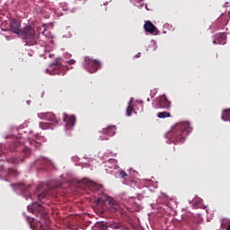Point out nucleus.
<instances>
[{
    "label": "nucleus",
    "mask_w": 230,
    "mask_h": 230,
    "mask_svg": "<svg viewBox=\"0 0 230 230\" xmlns=\"http://www.w3.org/2000/svg\"><path fill=\"white\" fill-rule=\"evenodd\" d=\"M191 130H193V128H191L190 122H180L169 133V137L174 145L184 143L187 136L191 134Z\"/></svg>",
    "instance_id": "nucleus-2"
},
{
    "label": "nucleus",
    "mask_w": 230,
    "mask_h": 230,
    "mask_svg": "<svg viewBox=\"0 0 230 230\" xmlns=\"http://www.w3.org/2000/svg\"><path fill=\"white\" fill-rule=\"evenodd\" d=\"M172 117V114L168 111H161V112H158L157 114V118H160V119H163L164 118H171Z\"/></svg>",
    "instance_id": "nucleus-19"
},
{
    "label": "nucleus",
    "mask_w": 230,
    "mask_h": 230,
    "mask_svg": "<svg viewBox=\"0 0 230 230\" xmlns=\"http://www.w3.org/2000/svg\"><path fill=\"white\" fill-rule=\"evenodd\" d=\"M28 211H31V213L36 215V217L40 218H46V215H48L46 208H44V207H42V205H40L39 202L29 205Z\"/></svg>",
    "instance_id": "nucleus-4"
},
{
    "label": "nucleus",
    "mask_w": 230,
    "mask_h": 230,
    "mask_svg": "<svg viewBox=\"0 0 230 230\" xmlns=\"http://www.w3.org/2000/svg\"><path fill=\"white\" fill-rule=\"evenodd\" d=\"M51 195V190L45 189L42 193L38 195L39 200H44L47 197H49Z\"/></svg>",
    "instance_id": "nucleus-16"
},
{
    "label": "nucleus",
    "mask_w": 230,
    "mask_h": 230,
    "mask_svg": "<svg viewBox=\"0 0 230 230\" xmlns=\"http://www.w3.org/2000/svg\"><path fill=\"white\" fill-rule=\"evenodd\" d=\"M147 102H150V98H147Z\"/></svg>",
    "instance_id": "nucleus-34"
},
{
    "label": "nucleus",
    "mask_w": 230,
    "mask_h": 230,
    "mask_svg": "<svg viewBox=\"0 0 230 230\" xmlns=\"http://www.w3.org/2000/svg\"><path fill=\"white\" fill-rule=\"evenodd\" d=\"M135 57H136V58H139L141 57V53L140 52L137 53Z\"/></svg>",
    "instance_id": "nucleus-28"
},
{
    "label": "nucleus",
    "mask_w": 230,
    "mask_h": 230,
    "mask_svg": "<svg viewBox=\"0 0 230 230\" xmlns=\"http://www.w3.org/2000/svg\"><path fill=\"white\" fill-rule=\"evenodd\" d=\"M13 140V143L8 142L4 148L6 150H10L11 152H21V157H12L7 158V163H11V164H19V163H22L24 161V157H30L31 155V151L40 147V143L35 140H28L26 142V146L22 145V138H17L13 136H11ZM28 145H31V147H28Z\"/></svg>",
    "instance_id": "nucleus-1"
},
{
    "label": "nucleus",
    "mask_w": 230,
    "mask_h": 230,
    "mask_svg": "<svg viewBox=\"0 0 230 230\" xmlns=\"http://www.w3.org/2000/svg\"><path fill=\"white\" fill-rule=\"evenodd\" d=\"M220 39H221L222 40H224L226 39V36L221 35V36H220Z\"/></svg>",
    "instance_id": "nucleus-29"
},
{
    "label": "nucleus",
    "mask_w": 230,
    "mask_h": 230,
    "mask_svg": "<svg viewBox=\"0 0 230 230\" xmlns=\"http://www.w3.org/2000/svg\"><path fill=\"white\" fill-rule=\"evenodd\" d=\"M39 190H40V187H38V188H37V191H39Z\"/></svg>",
    "instance_id": "nucleus-33"
},
{
    "label": "nucleus",
    "mask_w": 230,
    "mask_h": 230,
    "mask_svg": "<svg viewBox=\"0 0 230 230\" xmlns=\"http://www.w3.org/2000/svg\"><path fill=\"white\" fill-rule=\"evenodd\" d=\"M52 67H58V69L62 68V63L56 61L54 63H52Z\"/></svg>",
    "instance_id": "nucleus-22"
},
{
    "label": "nucleus",
    "mask_w": 230,
    "mask_h": 230,
    "mask_svg": "<svg viewBox=\"0 0 230 230\" xmlns=\"http://www.w3.org/2000/svg\"><path fill=\"white\" fill-rule=\"evenodd\" d=\"M144 28L145 31H147V33H151L153 35V33H155V25H154V23H152V22L147 21L146 22V23L144 24Z\"/></svg>",
    "instance_id": "nucleus-13"
},
{
    "label": "nucleus",
    "mask_w": 230,
    "mask_h": 230,
    "mask_svg": "<svg viewBox=\"0 0 230 230\" xmlns=\"http://www.w3.org/2000/svg\"><path fill=\"white\" fill-rule=\"evenodd\" d=\"M213 43L214 44H225L226 42L225 41L220 42L219 40H214Z\"/></svg>",
    "instance_id": "nucleus-25"
},
{
    "label": "nucleus",
    "mask_w": 230,
    "mask_h": 230,
    "mask_svg": "<svg viewBox=\"0 0 230 230\" xmlns=\"http://www.w3.org/2000/svg\"><path fill=\"white\" fill-rule=\"evenodd\" d=\"M40 128H41L42 130L53 129V124L49 122H40Z\"/></svg>",
    "instance_id": "nucleus-17"
},
{
    "label": "nucleus",
    "mask_w": 230,
    "mask_h": 230,
    "mask_svg": "<svg viewBox=\"0 0 230 230\" xmlns=\"http://www.w3.org/2000/svg\"><path fill=\"white\" fill-rule=\"evenodd\" d=\"M38 118L40 119H47V121H55L56 123L58 122L57 119V117L53 112H42V113H38Z\"/></svg>",
    "instance_id": "nucleus-10"
},
{
    "label": "nucleus",
    "mask_w": 230,
    "mask_h": 230,
    "mask_svg": "<svg viewBox=\"0 0 230 230\" xmlns=\"http://www.w3.org/2000/svg\"><path fill=\"white\" fill-rule=\"evenodd\" d=\"M172 107V102L168 101L166 95H161L156 100V109H165L166 111L170 110Z\"/></svg>",
    "instance_id": "nucleus-8"
},
{
    "label": "nucleus",
    "mask_w": 230,
    "mask_h": 230,
    "mask_svg": "<svg viewBox=\"0 0 230 230\" xmlns=\"http://www.w3.org/2000/svg\"><path fill=\"white\" fill-rule=\"evenodd\" d=\"M222 119L223 121H230V109L225 110L222 112Z\"/></svg>",
    "instance_id": "nucleus-18"
},
{
    "label": "nucleus",
    "mask_w": 230,
    "mask_h": 230,
    "mask_svg": "<svg viewBox=\"0 0 230 230\" xmlns=\"http://www.w3.org/2000/svg\"><path fill=\"white\" fill-rule=\"evenodd\" d=\"M229 6H230V2H226V3L225 4V8H229Z\"/></svg>",
    "instance_id": "nucleus-27"
},
{
    "label": "nucleus",
    "mask_w": 230,
    "mask_h": 230,
    "mask_svg": "<svg viewBox=\"0 0 230 230\" xmlns=\"http://www.w3.org/2000/svg\"><path fill=\"white\" fill-rule=\"evenodd\" d=\"M67 62H68V64H70V66L76 64V61L75 59H70Z\"/></svg>",
    "instance_id": "nucleus-24"
},
{
    "label": "nucleus",
    "mask_w": 230,
    "mask_h": 230,
    "mask_svg": "<svg viewBox=\"0 0 230 230\" xmlns=\"http://www.w3.org/2000/svg\"><path fill=\"white\" fill-rule=\"evenodd\" d=\"M19 172L13 168L6 169L4 165H0V179L4 181H8L10 177H17Z\"/></svg>",
    "instance_id": "nucleus-5"
},
{
    "label": "nucleus",
    "mask_w": 230,
    "mask_h": 230,
    "mask_svg": "<svg viewBox=\"0 0 230 230\" xmlns=\"http://www.w3.org/2000/svg\"><path fill=\"white\" fill-rule=\"evenodd\" d=\"M9 26L13 33H16V35H19L21 31V22L19 21H17L16 19L11 20Z\"/></svg>",
    "instance_id": "nucleus-12"
},
{
    "label": "nucleus",
    "mask_w": 230,
    "mask_h": 230,
    "mask_svg": "<svg viewBox=\"0 0 230 230\" xmlns=\"http://www.w3.org/2000/svg\"><path fill=\"white\" fill-rule=\"evenodd\" d=\"M27 222H29L30 227L32 230L41 229L44 230V225L40 221H35V218L27 217Z\"/></svg>",
    "instance_id": "nucleus-11"
},
{
    "label": "nucleus",
    "mask_w": 230,
    "mask_h": 230,
    "mask_svg": "<svg viewBox=\"0 0 230 230\" xmlns=\"http://www.w3.org/2000/svg\"><path fill=\"white\" fill-rule=\"evenodd\" d=\"M84 67L88 73H96L101 67L100 61L93 59L91 57H85L84 62Z\"/></svg>",
    "instance_id": "nucleus-3"
},
{
    "label": "nucleus",
    "mask_w": 230,
    "mask_h": 230,
    "mask_svg": "<svg viewBox=\"0 0 230 230\" xmlns=\"http://www.w3.org/2000/svg\"><path fill=\"white\" fill-rule=\"evenodd\" d=\"M226 230H230V225L227 226Z\"/></svg>",
    "instance_id": "nucleus-32"
},
{
    "label": "nucleus",
    "mask_w": 230,
    "mask_h": 230,
    "mask_svg": "<svg viewBox=\"0 0 230 230\" xmlns=\"http://www.w3.org/2000/svg\"><path fill=\"white\" fill-rule=\"evenodd\" d=\"M102 133L104 136H109L111 137L116 134V127L110 126V127L102 129Z\"/></svg>",
    "instance_id": "nucleus-15"
},
{
    "label": "nucleus",
    "mask_w": 230,
    "mask_h": 230,
    "mask_svg": "<svg viewBox=\"0 0 230 230\" xmlns=\"http://www.w3.org/2000/svg\"><path fill=\"white\" fill-rule=\"evenodd\" d=\"M63 120L65 121L66 128L67 129L73 128L75 127V123H76V117H75L74 115L69 116L66 113H64Z\"/></svg>",
    "instance_id": "nucleus-9"
},
{
    "label": "nucleus",
    "mask_w": 230,
    "mask_h": 230,
    "mask_svg": "<svg viewBox=\"0 0 230 230\" xmlns=\"http://www.w3.org/2000/svg\"><path fill=\"white\" fill-rule=\"evenodd\" d=\"M97 204H105V206H108V208H111L113 211H118L119 209V205H118V201L108 199H104L103 198H98L96 199Z\"/></svg>",
    "instance_id": "nucleus-7"
},
{
    "label": "nucleus",
    "mask_w": 230,
    "mask_h": 230,
    "mask_svg": "<svg viewBox=\"0 0 230 230\" xmlns=\"http://www.w3.org/2000/svg\"><path fill=\"white\" fill-rule=\"evenodd\" d=\"M94 182H93V181H87V185L88 186H94Z\"/></svg>",
    "instance_id": "nucleus-26"
},
{
    "label": "nucleus",
    "mask_w": 230,
    "mask_h": 230,
    "mask_svg": "<svg viewBox=\"0 0 230 230\" xmlns=\"http://www.w3.org/2000/svg\"><path fill=\"white\" fill-rule=\"evenodd\" d=\"M119 177L120 179H126V177H128V174L125 172V171L121 170L119 172Z\"/></svg>",
    "instance_id": "nucleus-21"
},
{
    "label": "nucleus",
    "mask_w": 230,
    "mask_h": 230,
    "mask_svg": "<svg viewBox=\"0 0 230 230\" xmlns=\"http://www.w3.org/2000/svg\"><path fill=\"white\" fill-rule=\"evenodd\" d=\"M42 35H45L47 38L51 37V33H49L46 29L42 31Z\"/></svg>",
    "instance_id": "nucleus-23"
},
{
    "label": "nucleus",
    "mask_w": 230,
    "mask_h": 230,
    "mask_svg": "<svg viewBox=\"0 0 230 230\" xmlns=\"http://www.w3.org/2000/svg\"><path fill=\"white\" fill-rule=\"evenodd\" d=\"M1 155H6V153L3 152L1 153Z\"/></svg>",
    "instance_id": "nucleus-30"
},
{
    "label": "nucleus",
    "mask_w": 230,
    "mask_h": 230,
    "mask_svg": "<svg viewBox=\"0 0 230 230\" xmlns=\"http://www.w3.org/2000/svg\"><path fill=\"white\" fill-rule=\"evenodd\" d=\"M102 140H103V139L107 140V139H109V137H105L104 138H102Z\"/></svg>",
    "instance_id": "nucleus-31"
},
{
    "label": "nucleus",
    "mask_w": 230,
    "mask_h": 230,
    "mask_svg": "<svg viewBox=\"0 0 230 230\" xmlns=\"http://www.w3.org/2000/svg\"><path fill=\"white\" fill-rule=\"evenodd\" d=\"M19 37L22 39L31 40L35 37V29L30 25H26L24 29H21L20 32H18Z\"/></svg>",
    "instance_id": "nucleus-6"
},
{
    "label": "nucleus",
    "mask_w": 230,
    "mask_h": 230,
    "mask_svg": "<svg viewBox=\"0 0 230 230\" xmlns=\"http://www.w3.org/2000/svg\"><path fill=\"white\" fill-rule=\"evenodd\" d=\"M133 111H134V105H132V101H130L127 108V113H126L127 116H131Z\"/></svg>",
    "instance_id": "nucleus-20"
},
{
    "label": "nucleus",
    "mask_w": 230,
    "mask_h": 230,
    "mask_svg": "<svg viewBox=\"0 0 230 230\" xmlns=\"http://www.w3.org/2000/svg\"><path fill=\"white\" fill-rule=\"evenodd\" d=\"M12 188L14 190H20V191L26 192L29 188H31V185L25 186L24 183H12Z\"/></svg>",
    "instance_id": "nucleus-14"
}]
</instances>
